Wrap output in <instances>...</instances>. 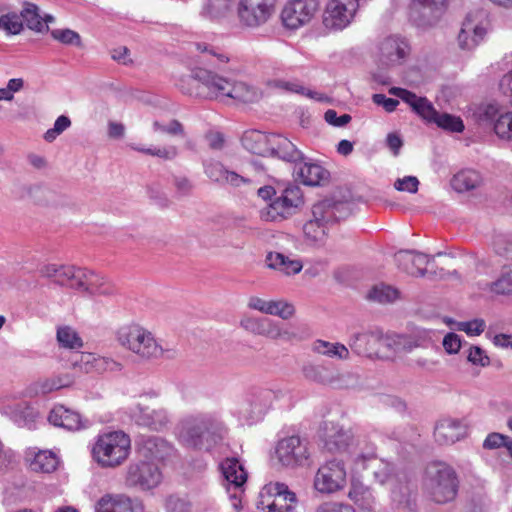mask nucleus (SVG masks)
Instances as JSON below:
<instances>
[{"instance_id": "nucleus-9", "label": "nucleus", "mask_w": 512, "mask_h": 512, "mask_svg": "<svg viewBox=\"0 0 512 512\" xmlns=\"http://www.w3.org/2000/svg\"><path fill=\"white\" fill-rule=\"evenodd\" d=\"M276 0H240L237 14L240 23L249 28L265 24L273 15Z\"/></svg>"}, {"instance_id": "nucleus-8", "label": "nucleus", "mask_w": 512, "mask_h": 512, "mask_svg": "<svg viewBox=\"0 0 512 512\" xmlns=\"http://www.w3.org/2000/svg\"><path fill=\"white\" fill-rule=\"evenodd\" d=\"M162 481L159 467L151 461L131 462L126 469L125 484L128 487L148 491L157 487Z\"/></svg>"}, {"instance_id": "nucleus-15", "label": "nucleus", "mask_w": 512, "mask_h": 512, "mask_svg": "<svg viewBox=\"0 0 512 512\" xmlns=\"http://www.w3.org/2000/svg\"><path fill=\"white\" fill-rule=\"evenodd\" d=\"M448 0H412L410 16L418 26L434 25L446 10Z\"/></svg>"}, {"instance_id": "nucleus-29", "label": "nucleus", "mask_w": 512, "mask_h": 512, "mask_svg": "<svg viewBox=\"0 0 512 512\" xmlns=\"http://www.w3.org/2000/svg\"><path fill=\"white\" fill-rule=\"evenodd\" d=\"M49 422L57 427L76 431L84 427L81 415L63 405L54 407L48 416Z\"/></svg>"}, {"instance_id": "nucleus-52", "label": "nucleus", "mask_w": 512, "mask_h": 512, "mask_svg": "<svg viewBox=\"0 0 512 512\" xmlns=\"http://www.w3.org/2000/svg\"><path fill=\"white\" fill-rule=\"evenodd\" d=\"M490 290L498 295L512 294V271L502 272L500 277L490 284Z\"/></svg>"}, {"instance_id": "nucleus-27", "label": "nucleus", "mask_w": 512, "mask_h": 512, "mask_svg": "<svg viewBox=\"0 0 512 512\" xmlns=\"http://www.w3.org/2000/svg\"><path fill=\"white\" fill-rule=\"evenodd\" d=\"M220 469L226 481L228 493H230V489L241 490L243 488L247 481V472L237 458H226L221 462Z\"/></svg>"}, {"instance_id": "nucleus-28", "label": "nucleus", "mask_w": 512, "mask_h": 512, "mask_svg": "<svg viewBox=\"0 0 512 512\" xmlns=\"http://www.w3.org/2000/svg\"><path fill=\"white\" fill-rule=\"evenodd\" d=\"M466 433L462 423L455 419H442L434 429V438L440 445H451L464 437Z\"/></svg>"}, {"instance_id": "nucleus-51", "label": "nucleus", "mask_w": 512, "mask_h": 512, "mask_svg": "<svg viewBox=\"0 0 512 512\" xmlns=\"http://www.w3.org/2000/svg\"><path fill=\"white\" fill-rule=\"evenodd\" d=\"M368 298L380 303L392 302L398 298V290L384 284L376 285L370 290Z\"/></svg>"}, {"instance_id": "nucleus-4", "label": "nucleus", "mask_w": 512, "mask_h": 512, "mask_svg": "<svg viewBox=\"0 0 512 512\" xmlns=\"http://www.w3.org/2000/svg\"><path fill=\"white\" fill-rule=\"evenodd\" d=\"M423 486L435 503L445 504L456 498L459 480L453 467L434 461L426 466Z\"/></svg>"}, {"instance_id": "nucleus-2", "label": "nucleus", "mask_w": 512, "mask_h": 512, "mask_svg": "<svg viewBox=\"0 0 512 512\" xmlns=\"http://www.w3.org/2000/svg\"><path fill=\"white\" fill-rule=\"evenodd\" d=\"M227 432L224 422L214 413L187 415L176 426L179 441L198 451H211L223 442Z\"/></svg>"}, {"instance_id": "nucleus-62", "label": "nucleus", "mask_w": 512, "mask_h": 512, "mask_svg": "<svg viewBox=\"0 0 512 512\" xmlns=\"http://www.w3.org/2000/svg\"><path fill=\"white\" fill-rule=\"evenodd\" d=\"M442 345L446 353L457 354L462 347V339L458 334L449 332L444 336Z\"/></svg>"}, {"instance_id": "nucleus-59", "label": "nucleus", "mask_w": 512, "mask_h": 512, "mask_svg": "<svg viewBox=\"0 0 512 512\" xmlns=\"http://www.w3.org/2000/svg\"><path fill=\"white\" fill-rule=\"evenodd\" d=\"M358 458L363 460L374 459L376 457V446L367 437L357 439Z\"/></svg>"}, {"instance_id": "nucleus-10", "label": "nucleus", "mask_w": 512, "mask_h": 512, "mask_svg": "<svg viewBox=\"0 0 512 512\" xmlns=\"http://www.w3.org/2000/svg\"><path fill=\"white\" fill-rule=\"evenodd\" d=\"M346 484V469L340 460H331L319 467L314 487L323 494H331L344 488Z\"/></svg>"}, {"instance_id": "nucleus-42", "label": "nucleus", "mask_w": 512, "mask_h": 512, "mask_svg": "<svg viewBox=\"0 0 512 512\" xmlns=\"http://www.w3.org/2000/svg\"><path fill=\"white\" fill-rule=\"evenodd\" d=\"M59 464L57 455L51 451H39L30 462L31 470L41 473L54 472Z\"/></svg>"}, {"instance_id": "nucleus-57", "label": "nucleus", "mask_w": 512, "mask_h": 512, "mask_svg": "<svg viewBox=\"0 0 512 512\" xmlns=\"http://www.w3.org/2000/svg\"><path fill=\"white\" fill-rule=\"evenodd\" d=\"M227 169L218 161H208L204 164L205 174L214 182L223 183Z\"/></svg>"}, {"instance_id": "nucleus-49", "label": "nucleus", "mask_w": 512, "mask_h": 512, "mask_svg": "<svg viewBox=\"0 0 512 512\" xmlns=\"http://www.w3.org/2000/svg\"><path fill=\"white\" fill-rule=\"evenodd\" d=\"M57 340L61 346L69 349H80L83 346L80 336L69 326L58 328Z\"/></svg>"}, {"instance_id": "nucleus-25", "label": "nucleus", "mask_w": 512, "mask_h": 512, "mask_svg": "<svg viewBox=\"0 0 512 512\" xmlns=\"http://www.w3.org/2000/svg\"><path fill=\"white\" fill-rule=\"evenodd\" d=\"M306 380L326 386L340 387L343 375L335 369L321 364L308 363L302 367Z\"/></svg>"}, {"instance_id": "nucleus-19", "label": "nucleus", "mask_w": 512, "mask_h": 512, "mask_svg": "<svg viewBox=\"0 0 512 512\" xmlns=\"http://www.w3.org/2000/svg\"><path fill=\"white\" fill-rule=\"evenodd\" d=\"M95 512H145L141 500L125 494H106L95 506Z\"/></svg>"}, {"instance_id": "nucleus-1", "label": "nucleus", "mask_w": 512, "mask_h": 512, "mask_svg": "<svg viewBox=\"0 0 512 512\" xmlns=\"http://www.w3.org/2000/svg\"><path fill=\"white\" fill-rule=\"evenodd\" d=\"M244 146L254 154L269 153L294 165L295 178L307 186H318L328 181L330 173L319 164L306 162L304 154L280 134L265 135L252 131L243 137Z\"/></svg>"}, {"instance_id": "nucleus-36", "label": "nucleus", "mask_w": 512, "mask_h": 512, "mask_svg": "<svg viewBox=\"0 0 512 512\" xmlns=\"http://www.w3.org/2000/svg\"><path fill=\"white\" fill-rule=\"evenodd\" d=\"M266 263L269 268L280 271L288 276L299 273L303 267L299 260H291L278 252L268 253Z\"/></svg>"}, {"instance_id": "nucleus-21", "label": "nucleus", "mask_w": 512, "mask_h": 512, "mask_svg": "<svg viewBox=\"0 0 512 512\" xmlns=\"http://www.w3.org/2000/svg\"><path fill=\"white\" fill-rule=\"evenodd\" d=\"M173 446L159 436H143L138 444L139 454L148 461H164L173 454Z\"/></svg>"}, {"instance_id": "nucleus-39", "label": "nucleus", "mask_w": 512, "mask_h": 512, "mask_svg": "<svg viewBox=\"0 0 512 512\" xmlns=\"http://www.w3.org/2000/svg\"><path fill=\"white\" fill-rule=\"evenodd\" d=\"M481 183L480 174L472 169L461 170L451 179L452 188L459 193L476 189Z\"/></svg>"}, {"instance_id": "nucleus-43", "label": "nucleus", "mask_w": 512, "mask_h": 512, "mask_svg": "<svg viewBox=\"0 0 512 512\" xmlns=\"http://www.w3.org/2000/svg\"><path fill=\"white\" fill-rule=\"evenodd\" d=\"M233 0H203L200 14L209 19H218L231 10Z\"/></svg>"}, {"instance_id": "nucleus-34", "label": "nucleus", "mask_w": 512, "mask_h": 512, "mask_svg": "<svg viewBox=\"0 0 512 512\" xmlns=\"http://www.w3.org/2000/svg\"><path fill=\"white\" fill-rule=\"evenodd\" d=\"M352 438L350 431L332 425L329 432L324 436V448L331 453L344 451L350 445Z\"/></svg>"}, {"instance_id": "nucleus-7", "label": "nucleus", "mask_w": 512, "mask_h": 512, "mask_svg": "<svg viewBox=\"0 0 512 512\" xmlns=\"http://www.w3.org/2000/svg\"><path fill=\"white\" fill-rule=\"evenodd\" d=\"M303 202L302 192L298 186L285 188L281 195L260 212L265 221H282L293 215Z\"/></svg>"}, {"instance_id": "nucleus-11", "label": "nucleus", "mask_w": 512, "mask_h": 512, "mask_svg": "<svg viewBox=\"0 0 512 512\" xmlns=\"http://www.w3.org/2000/svg\"><path fill=\"white\" fill-rule=\"evenodd\" d=\"M318 9V0H289L281 12L282 23L288 29H298L308 24Z\"/></svg>"}, {"instance_id": "nucleus-23", "label": "nucleus", "mask_w": 512, "mask_h": 512, "mask_svg": "<svg viewBox=\"0 0 512 512\" xmlns=\"http://www.w3.org/2000/svg\"><path fill=\"white\" fill-rule=\"evenodd\" d=\"M409 52L408 43L397 36L387 37L380 45V59L388 66L402 63Z\"/></svg>"}, {"instance_id": "nucleus-38", "label": "nucleus", "mask_w": 512, "mask_h": 512, "mask_svg": "<svg viewBox=\"0 0 512 512\" xmlns=\"http://www.w3.org/2000/svg\"><path fill=\"white\" fill-rule=\"evenodd\" d=\"M246 404L249 405L251 409L243 408L242 412L247 413L250 420H258L270 407L271 393L269 391H259L251 395L247 399Z\"/></svg>"}, {"instance_id": "nucleus-47", "label": "nucleus", "mask_w": 512, "mask_h": 512, "mask_svg": "<svg viewBox=\"0 0 512 512\" xmlns=\"http://www.w3.org/2000/svg\"><path fill=\"white\" fill-rule=\"evenodd\" d=\"M68 266L69 265L64 264L46 263L39 267L38 272L42 278L48 279L61 286Z\"/></svg>"}, {"instance_id": "nucleus-41", "label": "nucleus", "mask_w": 512, "mask_h": 512, "mask_svg": "<svg viewBox=\"0 0 512 512\" xmlns=\"http://www.w3.org/2000/svg\"><path fill=\"white\" fill-rule=\"evenodd\" d=\"M227 98L243 103H253L261 98V93L258 89L245 82L232 81Z\"/></svg>"}, {"instance_id": "nucleus-22", "label": "nucleus", "mask_w": 512, "mask_h": 512, "mask_svg": "<svg viewBox=\"0 0 512 512\" xmlns=\"http://www.w3.org/2000/svg\"><path fill=\"white\" fill-rule=\"evenodd\" d=\"M394 259L397 265L412 276H424L432 257L414 250L398 251Z\"/></svg>"}, {"instance_id": "nucleus-6", "label": "nucleus", "mask_w": 512, "mask_h": 512, "mask_svg": "<svg viewBox=\"0 0 512 512\" xmlns=\"http://www.w3.org/2000/svg\"><path fill=\"white\" fill-rule=\"evenodd\" d=\"M66 270L61 286L90 296L109 297L117 293L113 283L94 271L72 265H69Z\"/></svg>"}, {"instance_id": "nucleus-14", "label": "nucleus", "mask_w": 512, "mask_h": 512, "mask_svg": "<svg viewBox=\"0 0 512 512\" xmlns=\"http://www.w3.org/2000/svg\"><path fill=\"white\" fill-rule=\"evenodd\" d=\"M239 325L253 335L263 336L272 340L281 339L289 341L295 337L293 332L282 328L280 323L266 317L245 315L241 318Z\"/></svg>"}, {"instance_id": "nucleus-46", "label": "nucleus", "mask_w": 512, "mask_h": 512, "mask_svg": "<svg viewBox=\"0 0 512 512\" xmlns=\"http://www.w3.org/2000/svg\"><path fill=\"white\" fill-rule=\"evenodd\" d=\"M21 16L29 29L36 32L48 30V26L42 23V17L39 15V9L35 4L26 3Z\"/></svg>"}, {"instance_id": "nucleus-30", "label": "nucleus", "mask_w": 512, "mask_h": 512, "mask_svg": "<svg viewBox=\"0 0 512 512\" xmlns=\"http://www.w3.org/2000/svg\"><path fill=\"white\" fill-rule=\"evenodd\" d=\"M486 30L475 23L471 15H468L462 24V28L458 34V43L463 50L474 49L483 39Z\"/></svg>"}, {"instance_id": "nucleus-31", "label": "nucleus", "mask_w": 512, "mask_h": 512, "mask_svg": "<svg viewBox=\"0 0 512 512\" xmlns=\"http://www.w3.org/2000/svg\"><path fill=\"white\" fill-rule=\"evenodd\" d=\"M392 499L399 507L410 512H416V491L414 486L407 480H395L392 488Z\"/></svg>"}, {"instance_id": "nucleus-16", "label": "nucleus", "mask_w": 512, "mask_h": 512, "mask_svg": "<svg viewBox=\"0 0 512 512\" xmlns=\"http://www.w3.org/2000/svg\"><path fill=\"white\" fill-rule=\"evenodd\" d=\"M190 80L201 83L211 98L224 99L230 90L232 80L206 68H195L189 75Z\"/></svg>"}, {"instance_id": "nucleus-13", "label": "nucleus", "mask_w": 512, "mask_h": 512, "mask_svg": "<svg viewBox=\"0 0 512 512\" xmlns=\"http://www.w3.org/2000/svg\"><path fill=\"white\" fill-rule=\"evenodd\" d=\"M360 0H329L323 15V24L328 29L342 30L353 20Z\"/></svg>"}, {"instance_id": "nucleus-40", "label": "nucleus", "mask_w": 512, "mask_h": 512, "mask_svg": "<svg viewBox=\"0 0 512 512\" xmlns=\"http://www.w3.org/2000/svg\"><path fill=\"white\" fill-rule=\"evenodd\" d=\"M348 497L364 510H371L375 504V497L372 491L360 481H352Z\"/></svg>"}, {"instance_id": "nucleus-55", "label": "nucleus", "mask_w": 512, "mask_h": 512, "mask_svg": "<svg viewBox=\"0 0 512 512\" xmlns=\"http://www.w3.org/2000/svg\"><path fill=\"white\" fill-rule=\"evenodd\" d=\"M132 148L136 151H139V152H142V153H145L148 155H152V156H157L164 160H173L178 155V148L173 145H170L167 147H162V148H147V149H145V148H139V147H134V146H132Z\"/></svg>"}, {"instance_id": "nucleus-63", "label": "nucleus", "mask_w": 512, "mask_h": 512, "mask_svg": "<svg viewBox=\"0 0 512 512\" xmlns=\"http://www.w3.org/2000/svg\"><path fill=\"white\" fill-rule=\"evenodd\" d=\"M459 331H464L468 335H480L485 329V321L483 319H474L457 324Z\"/></svg>"}, {"instance_id": "nucleus-61", "label": "nucleus", "mask_w": 512, "mask_h": 512, "mask_svg": "<svg viewBox=\"0 0 512 512\" xmlns=\"http://www.w3.org/2000/svg\"><path fill=\"white\" fill-rule=\"evenodd\" d=\"M154 131H160L167 133L172 136H178L184 134L183 125L176 119L171 120L167 125L161 124L159 121L153 122Z\"/></svg>"}, {"instance_id": "nucleus-58", "label": "nucleus", "mask_w": 512, "mask_h": 512, "mask_svg": "<svg viewBox=\"0 0 512 512\" xmlns=\"http://www.w3.org/2000/svg\"><path fill=\"white\" fill-rule=\"evenodd\" d=\"M493 246L497 254L512 260V239L507 235H497Z\"/></svg>"}, {"instance_id": "nucleus-5", "label": "nucleus", "mask_w": 512, "mask_h": 512, "mask_svg": "<svg viewBox=\"0 0 512 512\" xmlns=\"http://www.w3.org/2000/svg\"><path fill=\"white\" fill-rule=\"evenodd\" d=\"M131 439L123 431L106 432L98 436L92 448L96 462L104 468L120 466L129 456Z\"/></svg>"}, {"instance_id": "nucleus-17", "label": "nucleus", "mask_w": 512, "mask_h": 512, "mask_svg": "<svg viewBox=\"0 0 512 512\" xmlns=\"http://www.w3.org/2000/svg\"><path fill=\"white\" fill-rule=\"evenodd\" d=\"M379 339L380 333L377 332L355 333L349 338L348 345L357 355L388 360L391 355L382 351Z\"/></svg>"}, {"instance_id": "nucleus-48", "label": "nucleus", "mask_w": 512, "mask_h": 512, "mask_svg": "<svg viewBox=\"0 0 512 512\" xmlns=\"http://www.w3.org/2000/svg\"><path fill=\"white\" fill-rule=\"evenodd\" d=\"M431 123H435L439 128L450 131V132H462L464 130V123L460 117L442 113L440 114L438 111L436 116H434V120Z\"/></svg>"}, {"instance_id": "nucleus-56", "label": "nucleus", "mask_w": 512, "mask_h": 512, "mask_svg": "<svg viewBox=\"0 0 512 512\" xmlns=\"http://www.w3.org/2000/svg\"><path fill=\"white\" fill-rule=\"evenodd\" d=\"M0 28L9 34H19L23 29V24L19 16L15 13L0 16Z\"/></svg>"}, {"instance_id": "nucleus-32", "label": "nucleus", "mask_w": 512, "mask_h": 512, "mask_svg": "<svg viewBox=\"0 0 512 512\" xmlns=\"http://www.w3.org/2000/svg\"><path fill=\"white\" fill-rule=\"evenodd\" d=\"M484 114L488 119H495L494 131L499 138L512 141V112L498 114L494 105H488Z\"/></svg>"}, {"instance_id": "nucleus-35", "label": "nucleus", "mask_w": 512, "mask_h": 512, "mask_svg": "<svg viewBox=\"0 0 512 512\" xmlns=\"http://www.w3.org/2000/svg\"><path fill=\"white\" fill-rule=\"evenodd\" d=\"M75 368L78 367L81 371L86 373L91 372L92 370L101 371V370H115L119 367V364L112 359H108L105 357H95L94 355L87 353L81 354L80 360H76L74 362Z\"/></svg>"}, {"instance_id": "nucleus-20", "label": "nucleus", "mask_w": 512, "mask_h": 512, "mask_svg": "<svg viewBox=\"0 0 512 512\" xmlns=\"http://www.w3.org/2000/svg\"><path fill=\"white\" fill-rule=\"evenodd\" d=\"M389 94L408 104L412 111L426 122L431 123L434 120L437 110L426 97L417 96L414 92L400 87H391Z\"/></svg>"}, {"instance_id": "nucleus-12", "label": "nucleus", "mask_w": 512, "mask_h": 512, "mask_svg": "<svg viewBox=\"0 0 512 512\" xmlns=\"http://www.w3.org/2000/svg\"><path fill=\"white\" fill-rule=\"evenodd\" d=\"M278 460L286 467L308 465L310 452L308 442L299 436H290L279 441L276 447Z\"/></svg>"}, {"instance_id": "nucleus-3", "label": "nucleus", "mask_w": 512, "mask_h": 512, "mask_svg": "<svg viewBox=\"0 0 512 512\" xmlns=\"http://www.w3.org/2000/svg\"><path fill=\"white\" fill-rule=\"evenodd\" d=\"M117 340L121 346L143 360L161 357L173 359L177 354L175 349L163 348L150 331L139 325H126L119 328Z\"/></svg>"}, {"instance_id": "nucleus-64", "label": "nucleus", "mask_w": 512, "mask_h": 512, "mask_svg": "<svg viewBox=\"0 0 512 512\" xmlns=\"http://www.w3.org/2000/svg\"><path fill=\"white\" fill-rule=\"evenodd\" d=\"M315 512H356L355 509L346 504L338 502H324L320 504Z\"/></svg>"}, {"instance_id": "nucleus-53", "label": "nucleus", "mask_w": 512, "mask_h": 512, "mask_svg": "<svg viewBox=\"0 0 512 512\" xmlns=\"http://www.w3.org/2000/svg\"><path fill=\"white\" fill-rule=\"evenodd\" d=\"M51 36L66 45H75L78 47L82 46L80 35L70 29H55L51 31Z\"/></svg>"}, {"instance_id": "nucleus-44", "label": "nucleus", "mask_w": 512, "mask_h": 512, "mask_svg": "<svg viewBox=\"0 0 512 512\" xmlns=\"http://www.w3.org/2000/svg\"><path fill=\"white\" fill-rule=\"evenodd\" d=\"M318 205L325 211V217L329 224L346 219L351 213L348 205L341 202L324 200L319 202Z\"/></svg>"}, {"instance_id": "nucleus-18", "label": "nucleus", "mask_w": 512, "mask_h": 512, "mask_svg": "<svg viewBox=\"0 0 512 512\" xmlns=\"http://www.w3.org/2000/svg\"><path fill=\"white\" fill-rule=\"evenodd\" d=\"M264 493L274 498L267 504V512H291L297 502L296 494L284 483L271 482L264 486L262 494Z\"/></svg>"}, {"instance_id": "nucleus-26", "label": "nucleus", "mask_w": 512, "mask_h": 512, "mask_svg": "<svg viewBox=\"0 0 512 512\" xmlns=\"http://www.w3.org/2000/svg\"><path fill=\"white\" fill-rule=\"evenodd\" d=\"M328 224L325 211L316 203L312 207V217L303 226L306 239L312 243L322 242L326 237Z\"/></svg>"}, {"instance_id": "nucleus-45", "label": "nucleus", "mask_w": 512, "mask_h": 512, "mask_svg": "<svg viewBox=\"0 0 512 512\" xmlns=\"http://www.w3.org/2000/svg\"><path fill=\"white\" fill-rule=\"evenodd\" d=\"M272 87L278 88L287 92L297 93L300 95L307 96L311 99H315L318 101H324L325 97L322 94H319L317 92L311 91L304 87L301 82L294 80V81H286V80H274L271 83Z\"/></svg>"}, {"instance_id": "nucleus-37", "label": "nucleus", "mask_w": 512, "mask_h": 512, "mask_svg": "<svg viewBox=\"0 0 512 512\" xmlns=\"http://www.w3.org/2000/svg\"><path fill=\"white\" fill-rule=\"evenodd\" d=\"M312 351L328 358L347 360L350 358L348 347L339 342L318 339L312 344Z\"/></svg>"}, {"instance_id": "nucleus-50", "label": "nucleus", "mask_w": 512, "mask_h": 512, "mask_svg": "<svg viewBox=\"0 0 512 512\" xmlns=\"http://www.w3.org/2000/svg\"><path fill=\"white\" fill-rule=\"evenodd\" d=\"M267 314L277 316L283 320H288L294 316L295 307L292 303L283 299L269 300Z\"/></svg>"}, {"instance_id": "nucleus-33", "label": "nucleus", "mask_w": 512, "mask_h": 512, "mask_svg": "<svg viewBox=\"0 0 512 512\" xmlns=\"http://www.w3.org/2000/svg\"><path fill=\"white\" fill-rule=\"evenodd\" d=\"M396 352H411L415 348H425L431 342L429 331L417 330L414 334H395Z\"/></svg>"}, {"instance_id": "nucleus-54", "label": "nucleus", "mask_w": 512, "mask_h": 512, "mask_svg": "<svg viewBox=\"0 0 512 512\" xmlns=\"http://www.w3.org/2000/svg\"><path fill=\"white\" fill-rule=\"evenodd\" d=\"M67 386L66 383L62 382L61 378L42 379L34 383L32 386L35 394H48L54 390H58Z\"/></svg>"}, {"instance_id": "nucleus-24", "label": "nucleus", "mask_w": 512, "mask_h": 512, "mask_svg": "<svg viewBox=\"0 0 512 512\" xmlns=\"http://www.w3.org/2000/svg\"><path fill=\"white\" fill-rule=\"evenodd\" d=\"M135 422L150 430L161 431L169 423V416L166 409L150 408L148 406L138 405L134 411Z\"/></svg>"}, {"instance_id": "nucleus-60", "label": "nucleus", "mask_w": 512, "mask_h": 512, "mask_svg": "<svg viewBox=\"0 0 512 512\" xmlns=\"http://www.w3.org/2000/svg\"><path fill=\"white\" fill-rule=\"evenodd\" d=\"M467 360L473 365H480L482 367L488 366L490 364V358L479 346L469 347Z\"/></svg>"}]
</instances>
